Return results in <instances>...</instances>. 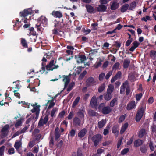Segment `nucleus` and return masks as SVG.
<instances>
[{
	"mask_svg": "<svg viewBox=\"0 0 156 156\" xmlns=\"http://www.w3.org/2000/svg\"><path fill=\"white\" fill-rule=\"evenodd\" d=\"M73 124L75 126H80V119L77 117L74 118L73 119Z\"/></svg>",
	"mask_w": 156,
	"mask_h": 156,
	"instance_id": "412c9836",
	"label": "nucleus"
},
{
	"mask_svg": "<svg viewBox=\"0 0 156 156\" xmlns=\"http://www.w3.org/2000/svg\"><path fill=\"white\" fill-rule=\"evenodd\" d=\"M102 138V136L100 134H97L92 137V140L94 142V145L96 146Z\"/></svg>",
	"mask_w": 156,
	"mask_h": 156,
	"instance_id": "7ed1b4c3",
	"label": "nucleus"
},
{
	"mask_svg": "<svg viewBox=\"0 0 156 156\" xmlns=\"http://www.w3.org/2000/svg\"><path fill=\"white\" fill-rule=\"evenodd\" d=\"M59 129L57 127L56 128L55 132V135L56 140L58 139L60 136V134L59 132Z\"/></svg>",
	"mask_w": 156,
	"mask_h": 156,
	"instance_id": "b1692460",
	"label": "nucleus"
},
{
	"mask_svg": "<svg viewBox=\"0 0 156 156\" xmlns=\"http://www.w3.org/2000/svg\"><path fill=\"white\" fill-rule=\"evenodd\" d=\"M39 22L36 24L37 30L39 31H41L43 29L42 26L44 27L46 26L48 24L47 18L44 16H41L38 19Z\"/></svg>",
	"mask_w": 156,
	"mask_h": 156,
	"instance_id": "f257e3e1",
	"label": "nucleus"
},
{
	"mask_svg": "<svg viewBox=\"0 0 156 156\" xmlns=\"http://www.w3.org/2000/svg\"><path fill=\"white\" fill-rule=\"evenodd\" d=\"M104 98L107 101L110 100L112 98L111 94L107 93V94H104Z\"/></svg>",
	"mask_w": 156,
	"mask_h": 156,
	"instance_id": "4c0bfd02",
	"label": "nucleus"
},
{
	"mask_svg": "<svg viewBox=\"0 0 156 156\" xmlns=\"http://www.w3.org/2000/svg\"><path fill=\"white\" fill-rule=\"evenodd\" d=\"M142 144V140H136L134 142V146L136 147L139 146Z\"/></svg>",
	"mask_w": 156,
	"mask_h": 156,
	"instance_id": "79ce46f5",
	"label": "nucleus"
},
{
	"mask_svg": "<svg viewBox=\"0 0 156 156\" xmlns=\"http://www.w3.org/2000/svg\"><path fill=\"white\" fill-rule=\"evenodd\" d=\"M75 83L74 82H72L69 86L67 89V90L68 92L70 91L72 89L73 87L74 86Z\"/></svg>",
	"mask_w": 156,
	"mask_h": 156,
	"instance_id": "c03bdc74",
	"label": "nucleus"
},
{
	"mask_svg": "<svg viewBox=\"0 0 156 156\" xmlns=\"http://www.w3.org/2000/svg\"><path fill=\"white\" fill-rule=\"evenodd\" d=\"M32 105L33 107V108L31 110V111L33 113H35L36 116L35 118L37 119L39 113L40 106L39 105H37L36 103L35 104Z\"/></svg>",
	"mask_w": 156,
	"mask_h": 156,
	"instance_id": "f03ea898",
	"label": "nucleus"
},
{
	"mask_svg": "<svg viewBox=\"0 0 156 156\" xmlns=\"http://www.w3.org/2000/svg\"><path fill=\"white\" fill-rule=\"evenodd\" d=\"M75 131L74 129H72L70 131L68 135V136H70L72 137H73L75 135Z\"/></svg>",
	"mask_w": 156,
	"mask_h": 156,
	"instance_id": "de8ad7c7",
	"label": "nucleus"
},
{
	"mask_svg": "<svg viewBox=\"0 0 156 156\" xmlns=\"http://www.w3.org/2000/svg\"><path fill=\"white\" fill-rule=\"evenodd\" d=\"M87 73V72L86 71H84L81 74L79 77V79L80 80L82 79L85 75Z\"/></svg>",
	"mask_w": 156,
	"mask_h": 156,
	"instance_id": "4d7b16f0",
	"label": "nucleus"
},
{
	"mask_svg": "<svg viewBox=\"0 0 156 156\" xmlns=\"http://www.w3.org/2000/svg\"><path fill=\"white\" fill-rule=\"evenodd\" d=\"M45 64L44 63H42V67L41 68V69L40 70V72L43 73L45 71Z\"/></svg>",
	"mask_w": 156,
	"mask_h": 156,
	"instance_id": "864d4df0",
	"label": "nucleus"
},
{
	"mask_svg": "<svg viewBox=\"0 0 156 156\" xmlns=\"http://www.w3.org/2000/svg\"><path fill=\"white\" fill-rule=\"evenodd\" d=\"M145 111V108L143 107L141 108L139 110L136 115V121H139L141 119Z\"/></svg>",
	"mask_w": 156,
	"mask_h": 156,
	"instance_id": "20e7f679",
	"label": "nucleus"
},
{
	"mask_svg": "<svg viewBox=\"0 0 156 156\" xmlns=\"http://www.w3.org/2000/svg\"><path fill=\"white\" fill-rule=\"evenodd\" d=\"M63 81L65 83V88L66 86H67L68 84L69 83L70 80L69 78V77L68 76H65L64 77V78L63 79Z\"/></svg>",
	"mask_w": 156,
	"mask_h": 156,
	"instance_id": "f704fd0d",
	"label": "nucleus"
},
{
	"mask_svg": "<svg viewBox=\"0 0 156 156\" xmlns=\"http://www.w3.org/2000/svg\"><path fill=\"white\" fill-rule=\"evenodd\" d=\"M112 133L115 134V135H117L119 133V131L117 128L114 127L112 129Z\"/></svg>",
	"mask_w": 156,
	"mask_h": 156,
	"instance_id": "49530a36",
	"label": "nucleus"
},
{
	"mask_svg": "<svg viewBox=\"0 0 156 156\" xmlns=\"http://www.w3.org/2000/svg\"><path fill=\"white\" fill-rule=\"evenodd\" d=\"M85 111L84 110H79L77 112V115L78 117L81 119H84V114L85 113Z\"/></svg>",
	"mask_w": 156,
	"mask_h": 156,
	"instance_id": "6ab92c4d",
	"label": "nucleus"
},
{
	"mask_svg": "<svg viewBox=\"0 0 156 156\" xmlns=\"http://www.w3.org/2000/svg\"><path fill=\"white\" fill-rule=\"evenodd\" d=\"M54 64V60H51L49 64L46 66V69L47 70H53L54 69L58 68L59 66L58 65H55Z\"/></svg>",
	"mask_w": 156,
	"mask_h": 156,
	"instance_id": "39448f33",
	"label": "nucleus"
},
{
	"mask_svg": "<svg viewBox=\"0 0 156 156\" xmlns=\"http://www.w3.org/2000/svg\"><path fill=\"white\" fill-rule=\"evenodd\" d=\"M122 140V138H120L118 140L117 145V148H119L120 147V146L121 144Z\"/></svg>",
	"mask_w": 156,
	"mask_h": 156,
	"instance_id": "bf43d9fd",
	"label": "nucleus"
},
{
	"mask_svg": "<svg viewBox=\"0 0 156 156\" xmlns=\"http://www.w3.org/2000/svg\"><path fill=\"white\" fill-rule=\"evenodd\" d=\"M136 106L135 101H132L127 105L126 108L128 110H130L135 108Z\"/></svg>",
	"mask_w": 156,
	"mask_h": 156,
	"instance_id": "1a4fd4ad",
	"label": "nucleus"
},
{
	"mask_svg": "<svg viewBox=\"0 0 156 156\" xmlns=\"http://www.w3.org/2000/svg\"><path fill=\"white\" fill-rule=\"evenodd\" d=\"M120 64L119 62H116L113 66L112 69L113 70H117L119 67Z\"/></svg>",
	"mask_w": 156,
	"mask_h": 156,
	"instance_id": "a18cd8bd",
	"label": "nucleus"
},
{
	"mask_svg": "<svg viewBox=\"0 0 156 156\" xmlns=\"http://www.w3.org/2000/svg\"><path fill=\"white\" fill-rule=\"evenodd\" d=\"M55 103L54 102L53 100H48L47 103L46 104V106H47L48 105V108L50 109L53 107L55 105Z\"/></svg>",
	"mask_w": 156,
	"mask_h": 156,
	"instance_id": "a211bd4d",
	"label": "nucleus"
},
{
	"mask_svg": "<svg viewBox=\"0 0 156 156\" xmlns=\"http://www.w3.org/2000/svg\"><path fill=\"white\" fill-rule=\"evenodd\" d=\"M102 61L101 58L98 59L95 64L94 65V67L96 69L100 66L101 64Z\"/></svg>",
	"mask_w": 156,
	"mask_h": 156,
	"instance_id": "c756f323",
	"label": "nucleus"
},
{
	"mask_svg": "<svg viewBox=\"0 0 156 156\" xmlns=\"http://www.w3.org/2000/svg\"><path fill=\"white\" fill-rule=\"evenodd\" d=\"M117 100L116 98L112 99L110 103V106L111 107H114L117 103Z\"/></svg>",
	"mask_w": 156,
	"mask_h": 156,
	"instance_id": "ea45409f",
	"label": "nucleus"
},
{
	"mask_svg": "<svg viewBox=\"0 0 156 156\" xmlns=\"http://www.w3.org/2000/svg\"><path fill=\"white\" fill-rule=\"evenodd\" d=\"M72 156H84L82 151L80 150H78L77 153L73 152L72 153Z\"/></svg>",
	"mask_w": 156,
	"mask_h": 156,
	"instance_id": "393cba45",
	"label": "nucleus"
},
{
	"mask_svg": "<svg viewBox=\"0 0 156 156\" xmlns=\"http://www.w3.org/2000/svg\"><path fill=\"white\" fill-rule=\"evenodd\" d=\"M52 15L56 17H61L62 16V13L59 11H53L52 13Z\"/></svg>",
	"mask_w": 156,
	"mask_h": 156,
	"instance_id": "dca6fc26",
	"label": "nucleus"
},
{
	"mask_svg": "<svg viewBox=\"0 0 156 156\" xmlns=\"http://www.w3.org/2000/svg\"><path fill=\"white\" fill-rule=\"evenodd\" d=\"M149 147L150 149L152 151H153L155 147V146L152 143L150 142L149 144Z\"/></svg>",
	"mask_w": 156,
	"mask_h": 156,
	"instance_id": "6e6d98bb",
	"label": "nucleus"
},
{
	"mask_svg": "<svg viewBox=\"0 0 156 156\" xmlns=\"http://www.w3.org/2000/svg\"><path fill=\"white\" fill-rule=\"evenodd\" d=\"M96 82L94 78L90 77L88 78L86 81V83L87 85L89 86L94 84Z\"/></svg>",
	"mask_w": 156,
	"mask_h": 156,
	"instance_id": "ddd939ff",
	"label": "nucleus"
},
{
	"mask_svg": "<svg viewBox=\"0 0 156 156\" xmlns=\"http://www.w3.org/2000/svg\"><path fill=\"white\" fill-rule=\"evenodd\" d=\"M35 144V140H33L29 142L28 146L30 147H32Z\"/></svg>",
	"mask_w": 156,
	"mask_h": 156,
	"instance_id": "13d9d810",
	"label": "nucleus"
},
{
	"mask_svg": "<svg viewBox=\"0 0 156 156\" xmlns=\"http://www.w3.org/2000/svg\"><path fill=\"white\" fill-rule=\"evenodd\" d=\"M129 151V149L127 148L123 149L121 151V154L122 155H124L126 154Z\"/></svg>",
	"mask_w": 156,
	"mask_h": 156,
	"instance_id": "5fc2aeb1",
	"label": "nucleus"
},
{
	"mask_svg": "<svg viewBox=\"0 0 156 156\" xmlns=\"http://www.w3.org/2000/svg\"><path fill=\"white\" fill-rule=\"evenodd\" d=\"M58 110V108L55 107L53 108L51 111L50 116L52 117H55Z\"/></svg>",
	"mask_w": 156,
	"mask_h": 156,
	"instance_id": "f3484780",
	"label": "nucleus"
},
{
	"mask_svg": "<svg viewBox=\"0 0 156 156\" xmlns=\"http://www.w3.org/2000/svg\"><path fill=\"white\" fill-rule=\"evenodd\" d=\"M129 8V5L128 4H126L124 5L121 9V11L122 12H126Z\"/></svg>",
	"mask_w": 156,
	"mask_h": 156,
	"instance_id": "2f4dec72",
	"label": "nucleus"
},
{
	"mask_svg": "<svg viewBox=\"0 0 156 156\" xmlns=\"http://www.w3.org/2000/svg\"><path fill=\"white\" fill-rule=\"evenodd\" d=\"M105 76V74L104 73H101L99 75V78L100 81H102Z\"/></svg>",
	"mask_w": 156,
	"mask_h": 156,
	"instance_id": "09e8293b",
	"label": "nucleus"
},
{
	"mask_svg": "<svg viewBox=\"0 0 156 156\" xmlns=\"http://www.w3.org/2000/svg\"><path fill=\"white\" fill-rule=\"evenodd\" d=\"M122 73L120 71H118L115 76L118 79L119 78H120L121 76Z\"/></svg>",
	"mask_w": 156,
	"mask_h": 156,
	"instance_id": "0e129e2a",
	"label": "nucleus"
},
{
	"mask_svg": "<svg viewBox=\"0 0 156 156\" xmlns=\"http://www.w3.org/2000/svg\"><path fill=\"white\" fill-rule=\"evenodd\" d=\"M104 151V149L103 148H99L97 150V153L98 154H101Z\"/></svg>",
	"mask_w": 156,
	"mask_h": 156,
	"instance_id": "680f3d73",
	"label": "nucleus"
},
{
	"mask_svg": "<svg viewBox=\"0 0 156 156\" xmlns=\"http://www.w3.org/2000/svg\"><path fill=\"white\" fill-rule=\"evenodd\" d=\"M8 152L9 154H12L15 153V150L13 148H11L9 149Z\"/></svg>",
	"mask_w": 156,
	"mask_h": 156,
	"instance_id": "3c124183",
	"label": "nucleus"
},
{
	"mask_svg": "<svg viewBox=\"0 0 156 156\" xmlns=\"http://www.w3.org/2000/svg\"><path fill=\"white\" fill-rule=\"evenodd\" d=\"M75 58L78 63H82L86 60V57L83 55L75 56Z\"/></svg>",
	"mask_w": 156,
	"mask_h": 156,
	"instance_id": "423d86ee",
	"label": "nucleus"
},
{
	"mask_svg": "<svg viewBox=\"0 0 156 156\" xmlns=\"http://www.w3.org/2000/svg\"><path fill=\"white\" fill-rule=\"evenodd\" d=\"M136 3L135 2H133L130 4V7L129 8V9L130 10H133L136 7Z\"/></svg>",
	"mask_w": 156,
	"mask_h": 156,
	"instance_id": "58836bf2",
	"label": "nucleus"
},
{
	"mask_svg": "<svg viewBox=\"0 0 156 156\" xmlns=\"http://www.w3.org/2000/svg\"><path fill=\"white\" fill-rule=\"evenodd\" d=\"M96 9L98 11L103 12L106 10L107 7L104 5L101 4L97 7Z\"/></svg>",
	"mask_w": 156,
	"mask_h": 156,
	"instance_id": "9b49d317",
	"label": "nucleus"
},
{
	"mask_svg": "<svg viewBox=\"0 0 156 156\" xmlns=\"http://www.w3.org/2000/svg\"><path fill=\"white\" fill-rule=\"evenodd\" d=\"M48 119V117L47 115L45 116L44 119L41 118L39 122L38 126L40 127L43 126L44 124H45L47 123Z\"/></svg>",
	"mask_w": 156,
	"mask_h": 156,
	"instance_id": "6e6552de",
	"label": "nucleus"
},
{
	"mask_svg": "<svg viewBox=\"0 0 156 156\" xmlns=\"http://www.w3.org/2000/svg\"><path fill=\"white\" fill-rule=\"evenodd\" d=\"M21 43L23 46L25 48L27 47V44L26 40L24 39H21Z\"/></svg>",
	"mask_w": 156,
	"mask_h": 156,
	"instance_id": "8fccbe9b",
	"label": "nucleus"
},
{
	"mask_svg": "<svg viewBox=\"0 0 156 156\" xmlns=\"http://www.w3.org/2000/svg\"><path fill=\"white\" fill-rule=\"evenodd\" d=\"M132 44L133 46H132L129 49V50L131 51H133L139 45L140 43L137 41H136L133 42L132 43Z\"/></svg>",
	"mask_w": 156,
	"mask_h": 156,
	"instance_id": "f8f14e48",
	"label": "nucleus"
},
{
	"mask_svg": "<svg viewBox=\"0 0 156 156\" xmlns=\"http://www.w3.org/2000/svg\"><path fill=\"white\" fill-rule=\"evenodd\" d=\"M87 129L84 128L81 130L78 133V136L80 138H82L87 133Z\"/></svg>",
	"mask_w": 156,
	"mask_h": 156,
	"instance_id": "2eb2a0df",
	"label": "nucleus"
},
{
	"mask_svg": "<svg viewBox=\"0 0 156 156\" xmlns=\"http://www.w3.org/2000/svg\"><path fill=\"white\" fill-rule=\"evenodd\" d=\"M80 99V97H77L76 98L72 105V107L73 108L75 107L77 105Z\"/></svg>",
	"mask_w": 156,
	"mask_h": 156,
	"instance_id": "c9c22d12",
	"label": "nucleus"
},
{
	"mask_svg": "<svg viewBox=\"0 0 156 156\" xmlns=\"http://www.w3.org/2000/svg\"><path fill=\"white\" fill-rule=\"evenodd\" d=\"M87 11L90 13H94L96 12L95 10H94L93 7L91 5H88L86 6Z\"/></svg>",
	"mask_w": 156,
	"mask_h": 156,
	"instance_id": "4468645a",
	"label": "nucleus"
},
{
	"mask_svg": "<svg viewBox=\"0 0 156 156\" xmlns=\"http://www.w3.org/2000/svg\"><path fill=\"white\" fill-rule=\"evenodd\" d=\"M142 20L146 22L147 20H150L151 17L148 16H146L145 17L142 18Z\"/></svg>",
	"mask_w": 156,
	"mask_h": 156,
	"instance_id": "e2e57ef3",
	"label": "nucleus"
},
{
	"mask_svg": "<svg viewBox=\"0 0 156 156\" xmlns=\"http://www.w3.org/2000/svg\"><path fill=\"white\" fill-rule=\"evenodd\" d=\"M5 147L4 146H2L0 147V155L2 156L3 154Z\"/></svg>",
	"mask_w": 156,
	"mask_h": 156,
	"instance_id": "603ef678",
	"label": "nucleus"
},
{
	"mask_svg": "<svg viewBox=\"0 0 156 156\" xmlns=\"http://www.w3.org/2000/svg\"><path fill=\"white\" fill-rule=\"evenodd\" d=\"M128 83L126 81L123 83L120 87V94H122L124 93L126 88L128 86Z\"/></svg>",
	"mask_w": 156,
	"mask_h": 156,
	"instance_id": "9d476101",
	"label": "nucleus"
},
{
	"mask_svg": "<svg viewBox=\"0 0 156 156\" xmlns=\"http://www.w3.org/2000/svg\"><path fill=\"white\" fill-rule=\"evenodd\" d=\"M147 148L145 146H143L141 148V151L143 153H145L147 151Z\"/></svg>",
	"mask_w": 156,
	"mask_h": 156,
	"instance_id": "774afa93",
	"label": "nucleus"
},
{
	"mask_svg": "<svg viewBox=\"0 0 156 156\" xmlns=\"http://www.w3.org/2000/svg\"><path fill=\"white\" fill-rule=\"evenodd\" d=\"M22 143L21 141H16L14 144V147L17 150H18L20 147H21Z\"/></svg>",
	"mask_w": 156,
	"mask_h": 156,
	"instance_id": "7c9ffc66",
	"label": "nucleus"
},
{
	"mask_svg": "<svg viewBox=\"0 0 156 156\" xmlns=\"http://www.w3.org/2000/svg\"><path fill=\"white\" fill-rule=\"evenodd\" d=\"M97 98L95 96L92 97L90 101V104L92 106H94L97 104Z\"/></svg>",
	"mask_w": 156,
	"mask_h": 156,
	"instance_id": "4be33fe9",
	"label": "nucleus"
},
{
	"mask_svg": "<svg viewBox=\"0 0 156 156\" xmlns=\"http://www.w3.org/2000/svg\"><path fill=\"white\" fill-rule=\"evenodd\" d=\"M22 133L20 131H19L16 132L12 136V138H13L16 136H18L20 134Z\"/></svg>",
	"mask_w": 156,
	"mask_h": 156,
	"instance_id": "69168bd1",
	"label": "nucleus"
},
{
	"mask_svg": "<svg viewBox=\"0 0 156 156\" xmlns=\"http://www.w3.org/2000/svg\"><path fill=\"white\" fill-rule=\"evenodd\" d=\"M22 124V122L21 120L20 119V120L18 121L16 123L15 126L16 127H18L19 126H20Z\"/></svg>",
	"mask_w": 156,
	"mask_h": 156,
	"instance_id": "338daca9",
	"label": "nucleus"
},
{
	"mask_svg": "<svg viewBox=\"0 0 156 156\" xmlns=\"http://www.w3.org/2000/svg\"><path fill=\"white\" fill-rule=\"evenodd\" d=\"M9 128V126L8 125H6L2 129V131L4 133L6 134L8 132Z\"/></svg>",
	"mask_w": 156,
	"mask_h": 156,
	"instance_id": "a19ab883",
	"label": "nucleus"
},
{
	"mask_svg": "<svg viewBox=\"0 0 156 156\" xmlns=\"http://www.w3.org/2000/svg\"><path fill=\"white\" fill-rule=\"evenodd\" d=\"M150 55L153 58H156V52L154 51H151L150 52Z\"/></svg>",
	"mask_w": 156,
	"mask_h": 156,
	"instance_id": "37998d69",
	"label": "nucleus"
},
{
	"mask_svg": "<svg viewBox=\"0 0 156 156\" xmlns=\"http://www.w3.org/2000/svg\"><path fill=\"white\" fill-rule=\"evenodd\" d=\"M130 63L129 59H127L124 60L123 62V67L125 68H126L128 67Z\"/></svg>",
	"mask_w": 156,
	"mask_h": 156,
	"instance_id": "473e14b6",
	"label": "nucleus"
},
{
	"mask_svg": "<svg viewBox=\"0 0 156 156\" xmlns=\"http://www.w3.org/2000/svg\"><path fill=\"white\" fill-rule=\"evenodd\" d=\"M146 134V132L144 129H141L139 132L138 136L140 137H142Z\"/></svg>",
	"mask_w": 156,
	"mask_h": 156,
	"instance_id": "cd10ccee",
	"label": "nucleus"
},
{
	"mask_svg": "<svg viewBox=\"0 0 156 156\" xmlns=\"http://www.w3.org/2000/svg\"><path fill=\"white\" fill-rule=\"evenodd\" d=\"M142 96V93H140L139 94H136V99L137 101H139L140 100Z\"/></svg>",
	"mask_w": 156,
	"mask_h": 156,
	"instance_id": "052dcab7",
	"label": "nucleus"
},
{
	"mask_svg": "<svg viewBox=\"0 0 156 156\" xmlns=\"http://www.w3.org/2000/svg\"><path fill=\"white\" fill-rule=\"evenodd\" d=\"M105 83H103L101 85L98 87V91L99 93H101L105 89Z\"/></svg>",
	"mask_w": 156,
	"mask_h": 156,
	"instance_id": "e433bc0d",
	"label": "nucleus"
},
{
	"mask_svg": "<svg viewBox=\"0 0 156 156\" xmlns=\"http://www.w3.org/2000/svg\"><path fill=\"white\" fill-rule=\"evenodd\" d=\"M32 13V10L30 9H25L22 12H20V15L21 16H26L28 15L31 14Z\"/></svg>",
	"mask_w": 156,
	"mask_h": 156,
	"instance_id": "0eeeda50",
	"label": "nucleus"
},
{
	"mask_svg": "<svg viewBox=\"0 0 156 156\" xmlns=\"http://www.w3.org/2000/svg\"><path fill=\"white\" fill-rule=\"evenodd\" d=\"M119 4L116 2H113L111 6V9L112 10H115L118 8Z\"/></svg>",
	"mask_w": 156,
	"mask_h": 156,
	"instance_id": "c85d7f7f",
	"label": "nucleus"
},
{
	"mask_svg": "<svg viewBox=\"0 0 156 156\" xmlns=\"http://www.w3.org/2000/svg\"><path fill=\"white\" fill-rule=\"evenodd\" d=\"M111 111V108L108 106L104 107L102 109V112L105 114H106L109 113Z\"/></svg>",
	"mask_w": 156,
	"mask_h": 156,
	"instance_id": "aec40b11",
	"label": "nucleus"
},
{
	"mask_svg": "<svg viewBox=\"0 0 156 156\" xmlns=\"http://www.w3.org/2000/svg\"><path fill=\"white\" fill-rule=\"evenodd\" d=\"M106 123L105 120L102 119L98 122V127L99 128H102Z\"/></svg>",
	"mask_w": 156,
	"mask_h": 156,
	"instance_id": "5701e85b",
	"label": "nucleus"
},
{
	"mask_svg": "<svg viewBox=\"0 0 156 156\" xmlns=\"http://www.w3.org/2000/svg\"><path fill=\"white\" fill-rule=\"evenodd\" d=\"M114 89V86L112 84L109 85L108 87L107 93L111 94L112 93Z\"/></svg>",
	"mask_w": 156,
	"mask_h": 156,
	"instance_id": "bb28decb",
	"label": "nucleus"
},
{
	"mask_svg": "<svg viewBox=\"0 0 156 156\" xmlns=\"http://www.w3.org/2000/svg\"><path fill=\"white\" fill-rule=\"evenodd\" d=\"M128 124L127 123H126L122 126L120 131V133L122 134L126 131L128 127Z\"/></svg>",
	"mask_w": 156,
	"mask_h": 156,
	"instance_id": "a878e982",
	"label": "nucleus"
},
{
	"mask_svg": "<svg viewBox=\"0 0 156 156\" xmlns=\"http://www.w3.org/2000/svg\"><path fill=\"white\" fill-rule=\"evenodd\" d=\"M81 68L80 67H78L74 70L73 73L75 75L79 74L81 72Z\"/></svg>",
	"mask_w": 156,
	"mask_h": 156,
	"instance_id": "72a5a7b5",
	"label": "nucleus"
}]
</instances>
